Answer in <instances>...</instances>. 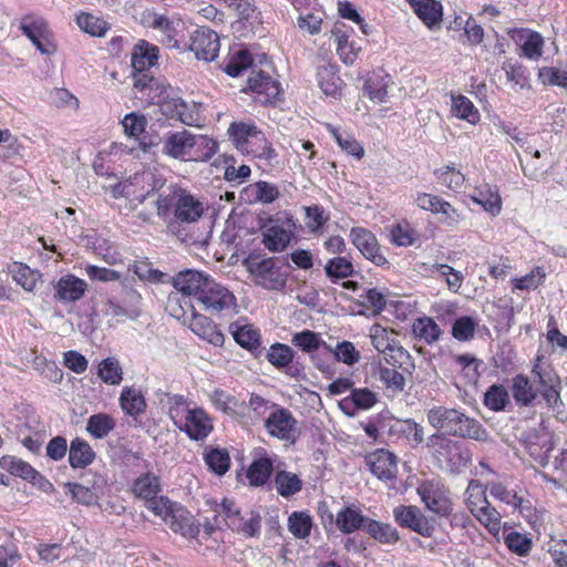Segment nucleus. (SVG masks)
<instances>
[{
  "mask_svg": "<svg viewBox=\"0 0 567 567\" xmlns=\"http://www.w3.org/2000/svg\"><path fill=\"white\" fill-rule=\"evenodd\" d=\"M426 416L430 425L436 429L437 433L481 442L488 439L487 431L477 420L457 409L434 406L427 411Z\"/></svg>",
  "mask_w": 567,
  "mask_h": 567,
  "instance_id": "nucleus-1",
  "label": "nucleus"
},
{
  "mask_svg": "<svg viewBox=\"0 0 567 567\" xmlns=\"http://www.w3.org/2000/svg\"><path fill=\"white\" fill-rule=\"evenodd\" d=\"M426 446L437 466L450 474H460L471 464L472 456L468 449L443 433L430 435Z\"/></svg>",
  "mask_w": 567,
  "mask_h": 567,
  "instance_id": "nucleus-2",
  "label": "nucleus"
},
{
  "mask_svg": "<svg viewBox=\"0 0 567 567\" xmlns=\"http://www.w3.org/2000/svg\"><path fill=\"white\" fill-rule=\"evenodd\" d=\"M244 265L252 276L256 286L270 291H284L286 289L289 272L284 266L279 265V258H259V256L249 255L244 260Z\"/></svg>",
  "mask_w": 567,
  "mask_h": 567,
  "instance_id": "nucleus-3",
  "label": "nucleus"
},
{
  "mask_svg": "<svg viewBox=\"0 0 567 567\" xmlns=\"http://www.w3.org/2000/svg\"><path fill=\"white\" fill-rule=\"evenodd\" d=\"M214 511L218 516L224 515L223 522L233 532H237L245 537H258L260 535L261 516L258 511L251 509L249 518L245 519L235 501L227 497L220 504L215 503Z\"/></svg>",
  "mask_w": 567,
  "mask_h": 567,
  "instance_id": "nucleus-4",
  "label": "nucleus"
},
{
  "mask_svg": "<svg viewBox=\"0 0 567 567\" xmlns=\"http://www.w3.org/2000/svg\"><path fill=\"white\" fill-rule=\"evenodd\" d=\"M416 493L426 511L434 514L436 519L450 517L454 509L450 491L437 480H425L416 488Z\"/></svg>",
  "mask_w": 567,
  "mask_h": 567,
  "instance_id": "nucleus-5",
  "label": "nucleus"
},
{
  "mask_svg": "<svg viewBox=\"0 0 567 567\" xmlns=\"http://www.w3.org/2000/svg\"><path fill=\"white\" fill-rule=\"evenodd\" d=\"M203 309L210 315L237 313V300L235 295L213 277L208 280L197 300Z\"/></svg>",
  "mask_w": 567,
  "mask_h": 567,
  "instance_id": "nucleus-6",
  "label": "nucleus"
},
{
  "mask_svg": "<svg viewBox=\"0 0 567 567\" xmlns=\"http://www.w3.org/2000/svg\"><path fill=\"white\" fill-rule=\"evenodd\" d=\"M395 523L409 530H412L423 537H432L439 525L435 517L426 516L415 505H399L393 508Z\"/></svg>",
  "mask_w": 567,
  "mask_h": 567,
  "instance_id": "nucleus-7",
  "label": "nucleus"
},
{
  "mask_svg": "<svg viewBox=\"0 0 567 567\" xmlns=\"http://www.w3.org/2000/svg\"><path fill=\"white\" fill-rule=\"evenodd\" d=\"M243 92L254 94L255 100L262 105H277L284 101L280 83L264 71H252Z\"/></svg>",
  "mask_w": 567,
  "mask_h": 567,
  "instance_id": "nucleus-8",
  "label": "nucleus"
},
{
  "mask_svg": "<svg viewBox=\"0 0 567 567\" xmlns=\"http://www.w3.org/2000/svg\"><path fill=\"white\" fill-rule=\"evenodd\" d=\"M266 359L277 370L284 371L286 375L296 381H303L307 378L305 364L300 357L296 358L295 350L288 344L272 343L266 353Z\"/></svg>",
  "mask_w": 567,
  "mask_h": 567,
  "instance_id": "nucleus-9",
  "label": "nucleus"
},
{
  "mask_svg": "<svg viewBox=\"0 0 567 567\" xmlns=\"http://www.w3.org/2000/svg\"><path fill=\"white\" fill-rule=\"evenodd\" d=\"M414 204L420 209L435 215L437 221L447 228L457 227L463 219L457 208L437 195L419 192L414 197Z\"/></svg>",
  "mask_w": 567,
  "mask_h": 567,
  "instance_id": "nucleus-10",
  "label": "nucleus"
},
{
  "mask_svg": "<svg viewBox=\"0 0 567 567\" xmlns=\"http://www.w3.org/2000/svg\"><path fill=\"white\" fill-rule=\"evenodd\" d=\"M134 278H126L122 281V299L110 298L106 301V313L113 317H124L136 320L141 313V293L133 288Z\"/></svg>",
  "mask_w": 567,
  "mask_h": 567,
  "instance_id": "nucleus-11",
  "label": "nucleus"
},
{
  "mask_svg": "<svg viewBox=\"0 0 567 567\" xmlns=\"http://www.w3.org/2000/svg\"><path fill=\"white\" fill-rule=\"evenodd\" d=\"M271 408L275 410L265 421L267 432L272 437L295 444L299 435L298 421L288 409L276 403H271Z\"/></svg>",
  "mask_w": 567,
  "mask_h": 567,
  "instance_id": "nucleus-12",
  "label": "nucleus"
},
{
  "mask_svg": "<svg viewBox=\"0 0 567 567\" xmlns=\"http://www.w3.org/2000/svg\"><path fill=\"white\" fill-rule=\"evenodd\" d=\"M381 431L393 439H405L412 446H417L424 441V429L412 419L400 420L389 411H383L381 416Z\"/></svg>",
  "mask_w": 567,
  "mask_h": 567,
  "instance_id": "nucleus-13",
  "label": "nucleus"
},
{
  "mask_svg": "<svg viewBox=\"0 0 567 567\" xmlns=\"http://www.w3.org/2000/svg\"><path fill=\"white\" fill-rule=\"evenodd\" d=\"M204 214V205L188 190L182 192L177 198L176 209H174V220L168 223V230L181 237L183 236L182 224H192L197 221Z\"/></svg>",
  "mask_w": 567,
  "mask_h": 567,
  "instance_id": "nucleus-14",
  "label": "nucleus"
},
{
  "mask_svg": "<svg viewBox=\"0 0 567 567\" xmlns=\"http://www.w3.org/2000/svg\"><path fill=\"white\" fill-rule=\"evenodd\" d=\"M539 361L540 357H537L536 363L533 365L532 373L537 378L540 394L547 405L559 412L564 408V403L560 398V379L550 365L543 368L539 364Z\"/></svg>",
  "mask_w": 567,
  "mask_h": 567,
  "instance_id": "nucleus-15",
  "label": "nucleus"
},
{
  "mask_svg": "<svg viewBox=\"0 0 567 567\" xmlns=\"http://www.w3.org/2000/svg\"><path fill=\"white\" fill-rule=\"evenodd\" d=\"M349 237L353 246L365 259L378 267L390 268L391 264L382 254L379 241L371 230L363 227H352Z\"/></svg>",
  "mask_w": 567,
  "mask_h": 567,
  "instance_id": "nucleus-16",
  "label": "nucleus"
},
{
  "mask_svg": "<svg viewBox=\"0 0 567 567\" xmlns=\"http://www.w3.org/2000/svg\"><path fill=\"white\" fill-rule=\"evenodd\" d=\"M220 43L218 34L208 27L195 29L187 41L186 51L194 52L197 60L214 61L219 52Z\"/></svg>",
  "mask_w": 567,
  "mask_h": 567,
  "instance_id": "nucleus-17",
  "label": "nucleus"
},
{
  "mask_svg": "<svg viewBox=\"0 0 567 567\" xmlns=\"http://www.w3.org/2000/svg\"><path fill=\"white\" fill-rule=\"evenodd\" d=\"M371 343L378 352L386 353L385 361L395 367L396 363L402 367L406 360L411 359L410 353L401 346L396 344L395 339L390 338L389 331L379 323H374L370 329Z\"/></svg>",
  "mask_w": 567,
  "mask_h": 567,
  "instance_id": "nucleus-18",
  "label": "nucleus"
},
{
  "mask_svg": "<svg viewBox=\"0 0 567 567\" xmlns=\"http://www.w3.org/2000/svg\"><path fill=\"white\" fill-rule=\"evenodd\" d=\"M164 522L169 528L186 538H196L200 532L199 524L194 522L190 512L182 504L174 502L168 505Z\"/></svg>",
  "mask_w": 567,
  "mask_h": 567,
  "instance_id": "nucleus-19",
  "label": "nucleus"
},
{
  "mask_svg": "<svg viewBox=\"0 0 567 567\" xmlns=\"http://www.w3.org/2000/svg\"><path fill=\"white\" fill-rule=\"evenodd\" d=\"M178 430L185 433L190 441H205L214 431L213 419L203 408L194 405Z\"/></svg>",
  "mask_w": 567,
  "mask_h": 567,
  "instance_id": "nucleus-20",
  "label": "nucleus"
},
{
  "mask_svg": "<svg viewBox=\"0 0 567 567\" xmlns=\"http://www.w3.org/2000/svg\"><path fill=\"white\" fill-rule=\"evenodd\" d=\"M210 278L212 276L203 271L185 269L172 278V285L184 297H193L195 300H198Z\"/></svg>",
  "mask_w": 567,
  "mask_h": 567,
  "instance_id": "nucleus-21",
  "label": "nucleus"
},
{
  "mask_svg": "<svg viewBox=\"0 0 567 567\" xmlns=\"http://www.w3.org/2000/svg\"><path fill=\"white\" fill-rule=\"evenodd\" d=\"M370 472L379 480L388 482L396 477L398 457L394 453L378 449L365 458Z\"/></svg>",
  "mask_w": 567,
  "mask_h": 567,
  "instance_id": "nucleus-22",
  "label": "nucleus"
},
{
  "mask_svg": "<svg viewBox=\"0 0 567 567\" xmlns=\"http://www.w3.org/2000/svg\"><path fill=\"white\" fill-rule=\"evenodd\" d=\"M280 196L279 188L269 182L258 181L244 187L239 193L240 202L246 204H272Z\"/></svg>",
  "mask_w": 567,
  "mask_h": 567,
  "instance_id": "nucleus-23",
  "label": "nucleus"
},
{
  "mask_svg": "<svg viewBox=\"0 0 567 567\" xmlns=\"http://www.w3.org/2000/svg\"><path fill=\"white\" fill-rule=\"evenodd\" d=\"M378 401L377 394L368 388H354L350 394L339 402L341 411L353 417L359 410H369Z\"/></svg>",
  "mask_w": 567,
  "mask_h": 567,
  "instance_id": "nucleus-24",
  "label": "nucleus"
},
{
  "mask_svg": "<svg viewBox=\"0 0 567 567\" xmlns=\"http://www.w3.org/2000/svg\"><path fill=\"white\" fill-rule=\"evenodd\" d=\"M54 299L61 302H75L80 300L86 289V282L74 275L62 276L54 286Z\"/></svg>",
  "mask_w": 567,
  "mask_h": 567,
  "instance_id": "nucleus-25",
  "label": "nucleus"
},
{
  "mask_svg": "<svg viewBox=\"0 0 567 567\" xmlns=\"http://www.w3.org/2000/svg\"><path fill=\"white\" fill-rule=\"evenodd\" d=\"M229 332L236 343L249 351L255 358H259L262 350L261 336L258 329H255L251 324L240 326L238 322H233L229 326Z\"/></svg>",
  "mask_w": 567,
  "mask_h": 567,
  "instance_id": "nucleus-26",
  "label": "nucleus"
},
{
  "mask_svg": "<svg viewBox=\"0 0 567 567\" xmlns=\"http://www.w3.org/2000/svg\"><path fill=\"white\" fill-rule=\"evenodd\" d=\"M318 86L327 95L333 99H340L342 95L343 81L339 76V66L327 63L319 65L316 73Z\"/></svg>",
  "mask_w": 567,
  "mask_h": 567,
  "instance_id": "nucleus-27",
  "label": "nucleus"
},
{
  "mask_svg": "<svg viewBox=\"0 0 567 567\" xmlns=\"http://www.w3.org/2000/svg\"><path fill=\"white\" fill-rule=\"evenodd\" d=\"M512 38L520 43L519 55L528 60H538L543 54L544 38L533 30L520 29L513 32Z\"/></svg>",
  "mask_w": 567,
  "mask_h": 567,
  "instance_id": "nucleus-28",
  "label": "nucleus"
},
{
  "mask_svg": "<svg viewBox=\"0 0 567 567\" xmlns=\"http://www.w3.org/2000/svg\"><path fill=\"white\" fill-rule=\"evenodd\" d=\"M190 329L198 337L208 341L215 347H220L224 344L225 336L217 328L214 321L209 317L198 313L195 310L192 315Z\"/></svg>",
  "mask_w": 567,
  "mask_h": 567,
  "instance_id": "nucleus-29",
  "label": "nucleus"
},
{
  "mask_svg": "<svg viewBox=\"0 0 567 567\" xmlns=\"http://www.w3.org/2000/svg\"><path fill=\"white\" fill-rule=\"evenodd\" d=\"M96 453L83 437H74L69 447L68 462L73 470H83L93 464Z\"/></svg>",
  "mask_w": 567,
  "mask_h": 567,
  "instance_id": "nucleus-30",
  "label": "nucleus"
},
{
  "mask_svg": "<svg viewBox=\"0 0 567 567\" xmlns=\"http://www.w3.org/2000/svg\"><path fill=\"white\" fill-rule=\"evenodd\" d=\"M124 414L137 420L146 412L147 403L143 392L134 386H124L118 398Z\"/></svg>",
  "mask_w": 567,
  "mask_h": 567,
  "instance_id": "nucleus-31",
  "label": "nucleus"
},
{
  "mask_svg": "<svg viewBox=\"0 0 567 567\" xmlns=\"http://www.w3.org/2000/svg\"><path fill=\"white\" fill-rule=\"evenodd\" d=\"M158 48L145 40H140L133 48L131 64L133 71H148L157 63Z\"/></svg>",
  "mask_w": 567,
  "mask_h": 567,
  "instance_id": "nucleus-32",
  "label": "nucleus"
},
{
  "mask_svg": "<svg viewBox=\"0 0 567 567\" xmlns=\"http://www.w3.org/2000/svg\"><path fill=\"white\" fill-rule=\"evenodd\" d=\"M368 518L360 509L344 506L337 513L334 525L341 533L352 534L359 529L364 530Z\"/></svg>",
  "mask_w": 567,
  "mask_h": 567,
  "instance_id": "nucleus-33",
  "label": "nucleus"
},
{
  "mask_svg": "<svg viewBox=\"0 0 567 567\" xmlns=\"http://www.w3.org/2000/svg\"><path fill=\"white\" fill-rule=\"evenodd\" d=\"M292 238L284 226L270 224L262 227V244L269 251H284L290 245Z\"/></svg>",
  "mask_w": 567,
  "mask_h": 567,
  "instance_id": "nucleus-34",
  "label": "nucleus"
},
{
  "mask_svg": "<svg viewBox=\"0 0 567 567\" xmlns=\"http://www.w3.org/2000/svg\"><path fill=\"white\" fill-rule=\"evenodd\" d=\"M471 197L474 203L481 205L492 216H497L502 210V198L496 186L482 185L475 189Z\"/></svg>",
  "mask_w": 567,
  "mask_h": 567,
  "instance_id": "nucleus-35",
  "label": "nucleus"
},
{
  "mask_svg": "<svg viewBox=\"0 0 567 567\" xmlns=\"http://www.w3.org/2000/svg\"><path fill=\"white\" fill-rule=\"evenodd\" d=\"M194 135L187 131L169 133L163 145V153L173 158H182L192 150Z\"/></svg>",
  "mask_w": 567,
  "mask_h": 567,
  "instance_id": "nucleus-36",
  "label": "nucleus"
},
{
  "mask_svg": "<svg viewBox=\"0 0 567 567\" xmlns=\"http://www.w3.org/2000/svg\"><path fill=\"white\" fill-rule=\"evenodd\" d=\"M502 70L505 72L507 81L513 83V87L517 90H529L530 72L527 66L517 60L506 59L502 63Z\"/></svg>",
  "mask_w": 567,
  "mask_h": 567,
  "instance_id": "nucleus-37",
  "label": "nucleus"
},
{
  "mask_svg": "<svg viewBox=\"0 0 567 567\" xmlns=\"http://www.w3.org/2000/svg\"><path fill=\"white\" fill-rule=\"evenodd\" d=\"M274 472V462L265 453L260 457H256L247 468L246 476L249 484L255 487L264 486Z\"/></svg>",
  "mask_w": 567,
  "mask_h": 567,
  "instance_id": "nucleus-38",
  "label": "nucleus"
},
{
  "mask_svg": "<svg viewBox=\"0 0 567 567\" xmlns=\"http://www.w3.org/2000/svg\"><path fill=\"white\" fill-rule=\"evenodd\" d=\"M342 27H344V24L339 25L336 23L331 33L334 38L337 44L336 50L340 60L344 64L351 65L355 61L360 48L355 45L354 41H349V35L342 30Z\"/></svg>",
  "mask_w": 567,
  "mask_h": 567,
  "instance_id": "nucleus-39",
  "label": "nucleus"
},
{
  "mask_svg": "<svg viewBox=\"0 0 567 567\" xmlns=\"http://www.w3.org/2000/svg\"><path fill=\"white\" fill-rule=\"evenodd\" d=\"M20 29L42 54L49 55L54 51L52 43L42 39L44 31V23L42 20L28 22L27 19H23Z\"/></svg>",
  "mask_w": 567,
  "mask_h": 567,
  "instance_id": "nucleus-40",
  "label": "nucleus"
},
{
  "mask_svg": "<svg viewBox=\"0 0 567 567\" xmlns=\"http://www.w3.org/2000/svg\"><path fill=\"white\" fill-rule=\"evenodd\" d=\"M390 82L389 74L382 70L373 72L364 82V92L370 100L383 103L388 97V86Z\"/></svg>",
  "mask_w": 567,
  "mask_h": 567,
  "instance_id": "nucleus-41",
  "label": "nucleus"
},
{
  "mask_svg": "<svg viewBox=\"0 0 567 567\" xmlns=\"http://www.w3.org/2000/svg\"><path fill=\"white\" fill-rule=\"evenodd\" d=\"M364 532L381 544L393 545L400 539L396 528L372 518H368Z\"/></svg>",
  "mask_w": 567,
  "mask_h": 567,
  "instance_id": "nucleus-42",
  "label": "nucleus"
},
{
  "mask_svg": "<svg viewBox=\"0 0 567 567\" xmlns=\"http://www.w3.org/2000/svg\"><path fill=\"white\" fill-rule=\"evenodd\" d=\"M116 426L115 419L107 413H95L86 421V432L96 440L106 437Z\"/></svg>",
  "mask_w": 567,
  "mask_h": 567,
  "instance_id": "nucleus-43",
  "label": "nucleus"
},
{
  "mask_svg": "<svg viewBox=\"0 0 567 567\" xmlns=\"http://www.w3.org/2000/svg\"><path fill=\"white\" fill-rule=\"evenodd\" d=\"M228 133L237 145L247 148L255 143V140H262V132L257 126L244 122H233Z\"/></svg>",
  "mask_w": 567,
  "mask_h": 567,
  "instance_id": "nucleus-44",
  "label": "nucleus"
},
{
  "mask_svg": "<svg viewBox=\"0 0 567 567\" xmlns=\"http://www.w3.org/2000/svg\"><path fill=\"white\" fill-rule=\"evenodd\" d=\"M168 416L176 429L186 421L188 412H192V402L183 394L167 393Z\"/></svg>",
  "mask_w": 567,
  "mask_h": 567,
  "instance_id": "nucleus-45",
  "label": "nucleus"
},
{
  "mask_svg": "<svg viewBox=\"0 0 567 567\" xmlns=\"http://www.w3.org/2000/svg\"><path fill=\"white\" fill-rule=\"evenodd\" d=\"M155 96L157 101L152 103L158 104L162 114L167 118L176 120L179 107H185V101L177 96L172 87L162 89Z\"/></svg>",
  "mask_w": 567,
  "mask_h": 567,
  "instance_id": "nucleus-46",
  "label": "nucleus"
},
{
  "mask_svg": "<svg viewBox=\"0 0 567 567\" xmlns=\"http://www.w3.org/2000/svg\"><path fill=\"white\" fill-rule=\"evenodd\" d=\"M291 343L293 347L307 353L309 357L324 346L326 341L321 338L320 333L303 329L302 331L292 334Z\"/></svg>",
  "mask_w": 567,
  "mask_h": 567,
  "instance_id": "nucleus-47",
  "label": "nucleus"
},
{
  "mask_svg": "<svg viewBox=\"0 0 567 567\" xmlns=\"http://www.w3.org/2000/svg\"><path fill=\"white\" fill-rule=\"evenodd\" d=\"M512 393L515 402L522 406H529L537 398V391L524 374L513 378Z\"/></svg>",
  "mask_w": 567,
  "mask_h": 567,
  "instance_id": "nucleus-48",
  "label": "nucleus"
},
{
  "mask_svg": "<svg viewBox=\"0 0 567 567\" xmlns=\"http://www.w3.org/2000/svg\"><path fill=\"white\" fill-rule=\"evenodd\" d=\"M324 272L332 284H338L341 279L352 277L354 268L346 257H333L327 261Z\"/></svg>",
  "mask_w": 567,
  "mask_h": 567,
  "instance_id": "nucleus-49",
  "label": "nucleus"
},
{
  "mask_svg": "<svg viewBox=\"0 0 567 567\" xmlns=\"http://www.w3.org/2000/svg\"><path fill=\"white\" fill-rule=\"evenodd\" d=\"M508 391L502 384H492L487 388L484 393L483 403L484 405L494 412H503L509 404Z\"/></svg>",
  "mask_w": 567,
  "mask_h": 567,
  "instance_id": "nucleus-50",
  "label": "nucleus"
},
{
  "mask_svg": "<svg viewBox=\"0 0 567 567\" xmlns=\"http://www.w3.org/2000/svg\"><path fill=\"white\" fill-rule=\"evenodd\" d=\"M275 486L282 497H290L302 488V481L295 473L278 471L275 475Z\"/></svg>",
  "mask_w": 567,
  "mask_h": 567,
  "instance_id": "nucleus-51",
  "label": "nucleus"
},
{
  "mask_svg": "<svg viewBox=\"0 0 567 567\" xmlns=\"http://www.w3.org/2000/svg\"><path fill=\"white\" fill-rule=\"evenodd\" d=\"M416 17L429 28L437 25L443 19V7L441 2L431 0L413 8Z\"/></svg>",
  "mask_w": 567,
  "mask_h": 567,
  "instance_id": "nucleus-52",
  "label": "nucleus"
},
{
  "mask_svg": "<svg viewBox=\"0 0 567 567\" xmlns=\"http://www.w3.org/2000/svg\"><path fill=\"white\" fill-rule=\"evenodd\" d=\"M452 111L456 117L471 124H476L481 120L480 112L473 102L462 94L452 96Z\"/></svg>",
  "mask_w": 567,
  "mask_h": 567,
  "instance_id": "nucleus-53",
  "label": "nucleus"
},
{
  "mask_svg": "<svg viewBox=\"0 0 567 567\" xmlns=\"http://www.w3.org/2000/svg\"><path fill=\"white\" fill-rule=\"evenodd\" d=\"M288 529L298 539L307 538L312 529L313 520L307 512H292L288 517Z\"/></svg>",
  "mask_w": 567,
  "mask_h": 567,
  "instance_id": "nucleus-54",
  "label": "nucleus"
},
{
  "mask_svg": "<svg viewBox=\"0 0 567 567\" xmlns=\"http://www.w3.org/2000/svg\"><path fill=\"white\" fill-rule=\"evenodd\" d=\"M159 491V478L150 472L142 474L133 483V492L135 496L144 498L145 501L155 497Z\"/></svg>",
  "mask_w": 567,
  "mask_h": 567,
  "instance_id": "nucleus-55",
  "label": "nucleus"
},
{
  "mask_svg": "<svg viewBox=\"0 0 567 567\" xmlns=\"http://www.w3.org/2000/svg\"><path fill=\"white\" fill-rule=\"evenodd\" d=\"M254 59L249 51L238 50L224 62L223 70L229 76L236 78L249 69Z\"/></svg>",
  "mask_w": 567,
  "mask_h": 567,
  "instance_id": "nucleus-56",
  "label": "nucleus"
},
{
  "mask_svg": "<svg viewBox=\"0 0 567 567\" xmlns=\"http://www.w3.org/2000/svg\"><path fill=\"white\" fill-rule=\"evenodd\" d=\"M205 463L216 475L223 476L230 467V456L226 449L213 447L205 453Z\"/></svg>",
  "mask_w": 567,
  "mask_h": 567,
  "instance_id": "nucleus-57",
  "label": "nucleus"
},
{
  "mask_svg": "<svg viewBox=\"0 0 567 567\" xmlns=\"http://www.w3.org/2000/svg\"><path fill=\"white\" fill-rule=\"evenodd\" d=\"M478 320L472 316H461L454 319L451 333L454 339L461 342L470 341L474 338Z\"/></svg>",
  "mask_w": 567,
  "mask_h": 567,
  "instance_id": "nucleus-58",
  "label": "nucleus"
},
{
  "mask_svg": "<svg viewBox=\"0 0 567 567\" xmlns=\"http://www.w3.org/2000/svg\"><path fill=\"white\" fill-rule=\"evenodd\" d=\"M185 24L182 21H172L163 32V43L173 49L186 51Z\"/></svg>",
  "mask_w": 567,
  "mask_h": 567,
  "instance_id": "nucleus-59",
  "label": "nucleus"
},
{
  "mask_svg": "<svg viewBox=\"0 0 567 567\" xmlns=\"http://www.w3.org/2000/svg\"><path fill=\"white\" fill-rule=\"evenodd\" d=\"M487 489L495 499L512 506L514 509H522L524 499L515 491L508 489L503 483L489 482L487 483Z\"/></svg>",
  "mask_w": 567,
  "mask_h": 567,
  "instance_id": "nucleus-60",
  "label": "nucleus"
},
{
  "mask_svg": "<svg viewBox=\"0 0 567 567\" xmlns=\"http://www.w3.org/2000/svg\"><path fill=\"white\" fill-rule=\"evenodd\" d=\"M0 466L8 471L10 474L21 477L24 481L34 478L35 468L32 467L28 462L17 458L11 455L1 457Z\"/></svg>",
  "mask_w": 567,
  "mask_h": 567,
  "instance_id": "nucleus-61",
  "label": "nucleus"
},
{
  "mask_svg": "<svg viewBox=\"0 0 567 567\" xmlns=\"http://www.w3.org/2000/svg\"><path fill=\"white\" fill-rule=\"evenodd\" d=\"M413 332L429 344L437 341L442 333L439 324L430 317L417 318L413 323Z\"/></svg>",
  "mask_w": 567,
  "mask_h": 567,
  "instance_id": "nucleus-62",
  "label": "nucleus"
},
{
  "mask_svg": "<svg viewBox=\"0 0 567 567\" xmlns=\"http://www.w3.org/2000/svg\"><path fill=\"white\" fill-rule=\"evenodd\" d=\"M97 374L104 383L111 385L120 384L123 380L122 367L114 357H109L101 361Z\"/></svg>",
  "mask_w": 567,
  "mask_h": 567,
  "instance_id": "nucleus-63",
  "label": "nucleus"
},
{
  "mask_svg": "<svg viewBox=\"0 0 567 567\" xmlns=\"http://www.w3.org/2000/svg\"><path fill=\"white\" fill-rule=\"evenodd\" d=\"M79 28L92 37H104L110 25L102 18L91 13H81L76 17Z\"/></svg>",
  "mask_w": 567,
  "mask_h": 567,
  "instance_id": "nucleus-64",
  "label": "nucleus"
}]
</instances>
